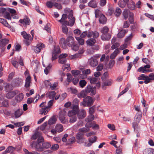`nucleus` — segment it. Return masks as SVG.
Wrapping results in <instances>:
<instances>
[{"label": "nucleus", "instance_id": "obj_55", "mask_svg": "<svg viewBox=\"0 0 154 154\" xmlns=\"http://www.w3.org/2000/svg\"><path fill=\"white\" fill-rule=\"evenodd\" d=\"M86 82L85 80H82L79 81V83L80 87L83 88L86 85Z\"/></svg>", "mask_w": 154, "mask_h": 154}, {"label": "nucleus", "instance_id": "obj_44", "mask_svg": "<svg viewBox=\"0 0 154 154\" xmlns=\"http://www.w3.org/2000/svg\"><path fill=\"white\" fill-rule=\"evenodd\" d=\"M109 31V29L106 26H105L101 29L100 32L101 33H103V34H105L106 33H108Z\"/></svg>", "mask_w": 154, "mask_h": 154}, {"label": "nucleus", "instance_id": "obj_13", "mask_svg": "<svg viewBox=\"0 0 154 154\" xmlns=\"http://www.w3.org/2000/svg\"><path fill=\"white\" fill-rule=\"evenodd\" d=\"M88 63L92 67H95L98 64L97 61L95 57H92L88 60Z\"/></svg>", "mask_w": 154, "mask_h": 154}, {"label": "nucleus", "instance_id": "obj_39", "mask_svg": "<svg viewBox=\"0 0 154 154\" xmlns=\"http://www.w3.org/2000/svg\"><path fill=\"white\" fill-rule=\"evenodd\" d=\"M9 42L8 39H4L0 40V46H3V45L8 44Z\"/></svg>", "mask_w": 154, "mask_h": 154}, {"label": "nucleus", "instance_id": "obj_43", "mask_svg": "<svg viewBox=\"0 0 154 154\" xmlns=\"http://www.w3.org/2000/svg\"><path fill=\"white\" fill-rule=\"evenodd\" d=\"M22 110L18 109L15 112L14 115L15 118H17L19 117L22 115Z\"/></svg>", "mask_w": 154, "mask_h": 154}, {"label": "nucleus", "instance_id": "obj_15", "mask_svg": "<svg viewBox=\"0 0 154 154\" xmlns=\"http://www.w3.org/2000/svg\"><path fill=\"white\" fill-rule=\"evenodd\" d=\"M82 135V134L80 132H79L77 134L76 136V138L79 140L78 142V143H82L85 141V139Z\"/></svg>", "mask_w": 154, "mask_h": 154}, {"label": "nucleus", "instance_id": "obj_52", "mask_svg": "<svg viewBox=\"0 0 154 154\" xmlns=\"http://www.w3.org/2000/svg\"><path fill=\"white\" fill-rule=\"evenodd\" d=\"M121 9L119 8H116L115 14L116 16L118 17L121 14Z\"/></svg>", "mask_w": 154, "mask_h": 154}, {"label": "nucleus", "instance_id": "obj_58", "mask_svg": "<svg viewBox=\"0 0 154 154\" xmlns=\"http://www.w3.org/2000/svg\"><path fill=\"white\" fill-rule=\"evenodd\" d=\"M144 154H152V149L147 148L145 149L143 152Z\"/></svg>", "mask_w": 154, "mask_h": 154}, {"label": "nucleus", "instance_id": "obj_49", "mask_svg": "<svg viewBox=\"0 0 154 154\" xmlns=\"http://www.w3.org/2000/svg\"><path fill=\"white\" fill-rule=\"evenodd\" d=\"M77 120L76 116L69 117V122L70 123H73L75 122Z\"/></svg>", "mask_w": 154, "mask_h": 154}, {"label": "nucleus", "instance_id": "obj_9", "mask_svg": "<svg viewBox=\"0 0 154 154\" xmlns=\"http://www.w3.org/2000/svg\"><path fill=\"white\" fill-rule=\"evenodd\" d=\"M99 36V33L96 31L93 32L92 31H89L88 32L87 37L88 38L93 37V38L95 39L98 38Z\"/></svg>", "mask_w": 154, "mask_h": 154}, {"label": "nucleus", "instance_id": "obj_53", "mask_svg": "<svg viewBox=\"0 0 154 154\" xmlns=\"http://www.w3.org/2000/svg\"><path fill=\"white\" fill-rule=\"evenodd\" d=\"M147 76H146L144 74H141L140 76L137 78V79L138 80H144V81H146L147 80Z\"/></svg>", "mask_w": 154, "mask_h": 154}, {"label": "nucleus", "instance_id": "obj_63", "mask_svg": "<svg viewBox=\"0 0 154 154\" xmlns=\"http://www.w3.org/2000/svg\"><path fill=\"white\" fill-rule=\"evenodd\" d=\"M72 47V50L75 51H78L79 49V47L78 45L77 44H74L72 46H71Z\"/></svg>", "mask_w": 154, "mask_h": 154}, {"label": "nucleus", "instance_id": "obj_34", "mask_svg": "<svg viewBox=\"0 0 154 154\" xmlns=\"http://www.w3.org/2000/svg\"><path fill=\"white\" fill-rule=\"evenodd\" d=\"M16 95V93L14 91L8 93L6 94V97L8 98L11 99L14 97Z\"/></svg>", "mask_w": 154, "mask_h": 154}, {"label": "nucleus", "instance_id": "obj_3", "mask_svg": "<svg viewBox=\"0 0 154 154\" xmlns=\"http://www.w3.org/2000/svg\"><path fill=\"white\" fill-rule=\"evenodd\" d=\"M21 35L25 39V43L27 45H29L33 39V37H32L29 34H28L25 31H23L21 32Z\"/></svg>", "mask_w": 154, "mask_h": 154}, {"label": "nucleus", "instance_id": "obj_10", "mask_svg": "<svg viewBox=\"0 0 154 154\" xmlns=\"http://www.w3.org/2000/svg\"><path fill=\"white\" fill-rule=\"evenodd\" d=\"M86 116V112L84 109H81L78 112L77 116L79 119H82L84 118Z\"/></svg>", "mask_w": 154, "mask_h": 154}, {"label": "nucleus", "instance_id": "obj_37", "mask_svg": "<svg viewBox=\"0 0 154 154\" xmlns=\"http://www.w3.org/2000/svg\"><path fill=\"white\" fill-rule=\"evenodd\" d=\"M8 106V101L7 100H3L2 103H0V107H5Z\"/></svg>", "mask_w": 154, "mask_h": 154}, {"label": "nucleus", "instance_id": "obj_57", "mask_svg": "<svg viewBox=\"0 0 154 154\" xmlns=\"http://www.w3.org/2000/svg\"><path fill=\"white\" fill-rule=\"evenodd\" d=\"M134 14L132 13H130L129 17V20L131 23H133L134 22Z\"/></svg>", "mask_w": 154, "mask_h": 154}, {"label": "nucleus", "instance_id": "obj_36", "mask_svg": "<svg viewBox=\"0 0 154 154\" xmlns=\"http://www.w3.org/2000/svg\"><path fill=\"white\" fill-rule=\"evenodd\" d=\"M56 121V119L54 116L51 118L48 121V124L51 125L54 124Z\"/></svg>", "mask_w": 154, "mask_h": 154}, {"label": "nucleus", "instance_id": "obj_51", "mask_svg": "<svg viewBox=\"0 0 154 154\" xmlns=\"http://www.w3.org/2000/svg\"><path fill=\"white\" fill-rule=\"evenodd\" d=\"M96 106L95 105L89 108V112L90 114H93L95 110Z\"/></svg>", "mask_w": 154, "mask_h": 154}, {"label": "nucleus", "instance_id": "obj_21", "mask_svg": "<svg viewBox=\"0 0 154 154\" xmlns=\"http://www.w3.org/2000/svg\"><path fill=\"white\" fill-rule=\"evenodd\" d=\"M56 95V93L54 91H52L47 94V97L50 99L54 100V98Z\"/></svg>", "mask_w": 154, "mask_h": 154}, {"label": "nucleus", "instance_id": "obj_31", "mask_svg": "<svg viewBox=\"0 0 154 154\" xmlns=\"http://www.w3.org/2000/svg\"><path fill=\"white\" fill-rule=\"evenodd\" d=\"M87 95L85 91L83 90L81 91L80 93L77 95V96L79 98H84Z\"/></svg>", "mask_w": 154, "mask_h": 154}, {"label": "nucleus", "instance_id": "obj_59", "mask_svg": "<svg viewBox=\"0 0 154 154\" xmlns=\"http://www.w3.org/2000/svg\"><path fill=\"white\" fill-rule=\"evenodd\" d=\"M59 148V145L57 144H54L52 145L51 149L54 151L57 150Z\"/></svg>", "mask_w": 154, "mask_h": 154}, {"label": "nucleus", "instance_id": "obj_60", "mask_svg": "<svg viewBox=\"0 0 154 154\" xmlns=\"http://www.w3.org/2000/svg\"><path fill=\"white\" fill-rule=\"evenodd\" d=\"M58 85V82H55L53 85L51 84L50 85V88L51 90H54L56 88Z\"/></svg>", "mask_w": 154, "mask_h": 154}, {"label": "nucleus", "instance_id": "obj_45", "mask_svg": "<svg viewBox=\"0 0 154 154\" xmlns=\"http://www.w3.org/2000/svg\"><path fill=\"white\" fill-rule=\"evenodd\" d=\"M94 117L93 114H90L87 118H86L85 120L86 122H91L94 119Z\"/></svg>", "mask_w": 154, "mask_h": 154}, {"label": "nucleus", "instance_id": "obj_54", "mask_svg": "<svg viewBox=\"0 0 154 154\" xmlns=\"http://www.w3.org/2000/svg\"><path fill=\"white\" fill-rule=\"evenodd\" d=\"M42 146L43 148V150L45 149H47L51 147V145L49 143H43Z\"/></svg>", "mask_w": 154, "mask_h": 154}, {"label": "nucleus", "instance_id": "obj_47", "mask_svg": "<svg viewBox=\"0 0 154 154\" xmlns=\"http://www.w3.org/2000/svg\"><path fill=\"white\" fill-rule=\"evenodd\" d=\"M72 75L76 76L81 73L80 71L78 70H72L71 71Z\"/></svg>", "mask_w": 154, "mask_h": 154}, {"label": "nucleus", "instance_id": "obj_30", "mask_svg": "<svg viewBox=\"0 0 154 154\" xmlns=\"http://www.w3.org/2000/svg\"><path fill=\"white\" fill-rule=\"evenodd\" d=\"M91 73V70L90 69H87L85 70H84L83 71V73L84 74H85L84 76L83 77H82L81 76V75H80V77L82 79H84L87 77V75H88L90 74Z\"/></svg>", "mask_w": 154, "mask_h": 154}, {"label": "nucleus", "instance_id": "obj_23", "mask_svg": "<svg viewBox=\"0 0 154 154\" xmlns=\"http://www.w3.org/2000/svg\"><path fill=\"white\" fill-rule=\"evenodd\" d=\"M100 17V23L102 24H105L106 22V19L105 16L103 14H101V15Z\"/></svg>", "mask_w": 154, "mask_h": 154}, {"label": "nucleus", "instance_id": "obj_27", "mask_svg": "<svg viewBox=\"0 0 154 154\" xmlns=\"http://www.w3.org/2000/svg\"><path fill=\"white\" fill-rule=\"evenodd\" d=\"M112 82V80L111 79L107 80L102 84V87L103 88L105 86H110L111 85Z\"/></svg>", "mask_w": 154, "mask_h": 154}, {"label": "nucleus", "instance_id": "obj_7", "mask_svg": "<svg viewBox=\"0 0 154 154\" xmlns=\"http://www.w3.org/2000/svg\"><path fill=\"white\" fill-rule=\"evenodd\" d=\"M60 52V48L58 46L54 47L52 53V60H54L56 59L57 57V54Z\"/></svg>", "mask_w": 154, "mask_h": 154}, {"label": "nucleus", "instance_id": "obj_48", "mask_svg": "<svg viewBox=\"0 0 154 154\" xmlns=\"http://www.w3.org/2000/svg\"><path fill=\"white\" fill-rule=\"evenodd\" d=\"M23 98V95L22 93H21L17 96L16 97V99L17 101L20 102L22 100Z\"/></svg>", "mask_w": 154, "mask_h": 154}, {"label": "nucleus", "instance_id": "obj_2", "mask_svg": "<svg viewBox=\"0 0 154 154\" xmlns=\"http://www.w3.org/2000/svg\"><path fill=\"white\" fill-rule=\"evenodd\" d=\"M94 101V98L90 96H88L83 99L81 104L84 107H90L93 104Z\"/></svg>", "mask_w": 154, "mask_h": 154}, {"label": "nucleus", "instance_id": "obj_26", "mask_svg": "<svg viewBox=\"0 0 154 154\" xmlns=\"http://www.w3.org/2000/svg\"><path fill=\"white\" fill-rule=\"evenodd\" d=\"M96 42V40L93 38L89 39L86 41L87 44L90 46L93 45Z\"/></svg>", "mask_w": 154, "mask_h": 154}, {"label": "nucleus", "instance_id": "obj_46", "mask_svg": "<svg viewBox=\"0 0 154 154\" xmlns=\"http://www.w3.org/2000/svg\"><path fill=\"white\" fill-rule=\"evenodd\" d=\"M76 40L77 41L79 44L80 45H83L84 44V40L81 37H75Z\"/></svg>", "mask_w": 154, "mask_h": 154}, {"label": "nucleus", "instance_id": "obj_61", "mask_svg": "<svg viewBox=\"0 0 154 154\" xmlns=\"http://www.w3.org/2000/svg\"><path fill=\"white\" fill-rule=\"evenodd\" d=\"M68 90L69 91H70L72 93L74 94H76L77 92V91L76 89L72 87H71L70 88H68Z\"/></svg>", "mask_w": 154, "mask_h": 154}, {"label": "nucleus", "instance_id": "obj_20", "mask_svg": "<svg viewBox=\"0 0 154 154\" xmlns=\"http://www.w3.org/2000/svg\"><path fill=\"white\" fill-rule=\"evenodd\" d=\"M147 80L146 81H144L145 84H147L150 82L151 80H154V72L151 73L149 75L147 76Z\"/></svg>", "mask_w": 154, "mask_h": 154}, {"label": "nucleus", "instance_id": "obj_38", "mask_svg": "<svg viewBox=\"0 0 154 154\" xmlns=\"http://www.w3.org/2000/svg\"><path fill=\"white\" fill-rule=\"evenodd\" d=\"M88 79L90 81V83L92 84H94L97 81V78L95 77H89Z\"/></svg>", "mask_w": 154, "mask_h": 154}, {"label": "nucleus", "instance_id": "obj_1", "mask_svg": "<svg viewBox=\"0 0 154 154\" xmlns=\"http://www.w3.org/2000/svg\"><path fill=\"white\" fill-rule=\"evenodd\" d=\"M67 18V14H63L62 16L61 19L58 20V21L60 23L63 24H66V25L72 26L74 24L75 21V17H73L71 19L70 21H67L66 20V19Z\"/></svg>", "mask_w": 154, "mask_h": 154}, {"label": "nucleus", "instance_id": "obj_33", "mask_svg": "<svg viewBox=\"0 0 154 154\" xmlns=\"http://www.w3.org/2000/svg\"><path fill=\"white\" fill-rule=\"evenodd\" d=\"M55 129L56 130L57 132H60L63 131V127L62 125L57 124L56 125Z\"/></svg>", "mask_w": 154, "mask_h": 154}, {"label": "nucleus", "instance_id": "obj_8", "mask_svg": "<svg viewBox=\"0 0 154 154\" xmlns=\"http://www.w3.org/2000/svg\"><path fill=\"white\" fill-rule=\"evenodd\" d=\"M66 114L64 111H61L60 113L59 119L62 123L67 124L68 123V120L65 119Z\"/></svg>", "mask_w": 154, "mask_h": 154}, {"label": "nucleus", "instance_id": "obj_17", "mask_svg": "<svg viewBox=\"0 0 154 154\" xmlns=\"http://www.w3.org/2000/svg\"><path fill=\"white\" fill-rule=\"evenodd\" d=\"M26 82L25 86L27 88L28 91H29V87L30 86V84L31 82V79L30 76H28L26 79Z\"/></svg>", "mask_w": 154, "mask_h": 154}, {"label": "nucleus", "instance_id": "obj_25", "mask_svg": "<svg viewBox=\"0 0 154 154\" xmlns=\"http://www.w3.org/2000/svg\"><path fill=\"white\" fill-rule=\"evenodd\" d=\"M22 81L23 80L21 79L17 78L14 80L13 83L14 85L18 86L22 82Z\"/></svg>", "mask_w": 154, "mask_h": 154}, {"label": "nucleus", "instance_id": "obj_32", "mask_svg": "<svg viewBox=\"0 0 154 154\" xmlns=\"http://www.w3.org/2000/svg\"><path fill=\"white\" fill-rule=\"evenodd\" d=\"M127 6L128 8L131 10H134L135 8V4L132 1V2H128L127 3Z\"/></svg>", "mask_w": 154, "mask_h": 154}, {"label": "nucleus", "instance_id": "obj_64", "mask_svg": "<svg viewBox=\"0 0 154 154\" xmlns=\"http://www.w3.org/2000/svg\"><path fill=\"white\" fill-rule=\"evenodd\" d=\"M115 154H122V148L120 147H117Z\"/></svg>", "mask_w": 154, "mask_h": 154}, {"label": "nucleus", "instance_id": "obj_28", "mask_svg": "<svg viewBox=\"0 0 154 154\" xmlns=\"http://www.w3.org/2000/svg\"><path fill=\"white\" fill-rule=\"evenodd\" d=\"M13 88L12 85L9 83H7L5 87V90L6 92H8L12 90Z\"/></svg>", "mask_w": 154, "mask_h": 154}, {"label": "nucleus", "instance_id": "obj_6", "mask_svg": "<svg viewBox=\"0 0 154 154\" xmlns=\"http://www.w3.org/2000/svg\"><path fill=\"white\" fill-rule=\"evenodd\" d=\"M85 91L87 94L90 93V95L91 96L95 95L96 93V87H93L90 85L87 86Z\"/></svg>", "mask_w": 154, "mask_h": 154}, {"label": "nucleus", "instance_id": "obj_29", "mask_svg": "<svg viewBox=\"0 0 154 154\" xmlns=\"http://www.w3.org/2000/svg\"><path fill=\"white\" fill-rule=\"evenodd\" d=\"M119 52V49L118 48L116 49L114 52L110 55V58L111 59H114Z\"/></svg>", "mask_w": 154, "mask_h": 154}, {"label": "nucleus", "instance_id": "obj_42", "mask_svg": "<svg viewBox=\"0 0 154 154\" xmlns=\"http://www.w3.org/2000/svg\"><path fill=\"white\" fill-rule=\"evenodd\" d=\"M0 23L8 27H10V25L7 22L3 19L0 18Z\"/></svg>", "mask_w": 154, "mask_h": 154}, {"label": "nucleus", "instance_id": "obj_5", "mask_svg": "<svg viewBox=\"0 0 154 154\" xmlns=\"http://www.w3.org/2000/svg\"><path fill=\"white\" fill-rule=\"evenodd\" d=\"M142 113H137L135 116V119L136 122H133L132 123L133 127L134 128V130L138 128V123H139L140 120L142 117Z\"/></svg>", "mask_w": 154, "mask_h": 154}, {"label": "nucleus", "instance_id": "obj_22", "mask_svg": "<svg viewBox=\"0 0 154 154\" xmlns=\"http://www.w3.org/2000/svg\"><path fill=\"white\" fill-rule=\"evenodd\" d=\"M127 32L125 29H122L117 34V37L119 38H122L124 36L125 34Z\"/></svg>", "mask_w": 154, "mask_h": 154}, {"label": "nucleus", "instance_id": "obj_12", "mask_svg": "<svg viewBox=\"0 0 154 154\" xmlns=\"http://www.w3.org/2000/svg\"><path fill=\"white\" fill-rule=\"evenodd\" d=\"M20 22L26 26L29 25L30 23V21L29 18L27 16H25L23 19H20L19 20Z\"/></svg>", "mask_w": 154, "mask_h": 154}, {"label": "nucleus", "instance_id": "obj_24", "mask_svg": "<svg viewBox=\"0 0 154 154\" xmlns=\"http://www.w3.org/2000/svg\"><path fill=\"white\" fill-rule=\"evenodd\" d=\"M40 137H42L41 136V133L39 132H38L35 133L31 137V139L32 140H35L37 138H39Z\"/></svg>", "mask_w": 154, "mask_h": 154}, {"label": "nucleus", "instance_id": "obj_16", "mask_svg": "<svg viewBox=\"0 0 154 154\" xmlns=\"http://www.w3.org/2000/svg\"><path fill=\"white\" fill-rule=\"evenodd\" d=\"M60 46L63 48H66V41L65 38H61L60 40Z\"/></svg>", "mask_w": 154, "mask_h": 154}, {"label": "nucleus", "instance_id": "obj_14", "mask_svg": "<svg viewBox=\"0 0 154 154\" xmlns=\"http://www.w3.org/2000/svg\"><path fill=\"white\" fill-rule=\"evenodd\" d=\"M50 110V109L48 107H47L46 106H45L40 109V113L41 115L44 114V115H46Z\"/></svg>", "mask_w": 154, "mask_h": 154}, {"label": "nucleus", "instance_id": "obj_19", "mask_svg": "<svg viewBox=\"0 0 154 154\" xmlns=\"http://www.w3.org/2000/svg\"><path fill=\"white\" fill-rule=\"evenodd\" d=\"M78 110L77 109L74 108L71 111H69L68 112V116L69 117L74 116H76V115L77 112Z\"/></svg>", "mask_w": 154, "mask_h": 154}, {"label": "nucleus", "instance_id": "obj_4", "mask_svg": "<svg viewBox=\"0 0 154 154\" xmlns=\"http://www.w3.org/2000/svg\"><path fill=\"white\" fill-rule=\"evenodd\" d=\"M43 141L44 138L43 137H40L37 139V145L36 146V149L37 151L39 152H42L44 151L42 146Z\"/></svg>", "mask_w": 154, "mask_h": 154}, {"label": "nucleus", "instance_id": "obj_40", "mask_svg": "<svg viewBox=\"0 0 154 154\" xmlns=\"http://www.w3.org/2000/svg\"><path fill=\"white\" fill-rule=\"evenodd\" d=\"M88 6L93 8H95L97 7V3L95 1H92L88 3Z\"/></svg>", "mask_w": 154, "mask_h": 154}, {"label": "nucleus", "instance_id": "obj_11", "mask_svg": "<svg viewBox=\"0 0 154 154\" xmlns=\"http://www.w3.org/2000/svg\"><path fill=\"white\" fill-rule=\"evenodd\" d=\"M73 37L72 36H69L66 38V44L69 46H72L75 44Z\"/></svg>", "mask_w": 154, "mask_h": 154}, {"label": "nucleus", "instance_id": "obj_56", "mask_svg": "<svg viewBox=\"0 0 154 154\" xmlns=\"http://www.w3.org/2000/svg\"><path fill=\"white\" fill-rule=\"evenodd\" d=\"M66 59L65 58H62L59 57L58 62L59 63L61 64H65L66 63Z\"/></svg>", "mask_w": 154, "mask_h": 154}, {"label": "nucleus", "instance_id": "obj_18", "mask_svg": "<svg viewBox=\"0 0 154 154\" xmlns=\"http://www.w3.org/2000/svg\"><path fill=\"white\" fill-rule=\"evenodd\" d=\"M111 35L109 33L103 34L101 36V38L103 41H108L111 38Z\"/></svg>", "mask_w": 154, "mask_h": 154}, {"label": "nucleus", "instance_id": "obj_41", "mask_svg": "<svg viewBox=\"0 0 154 154\" xmlns=\"http://www.w3.org/2000/svg\"><path fill=\"white\" fill-rule=\"evenodd\" d=\"M130 12L129 11L128 9H125L124 11L123 14L124 16L125 20H126L128 18V16L129 13L130 14Z\"/></svg>", "mask_w": 154, "mask_h": 154}, {"label": "nucleus", "instance_id": "obj_62", "mask_svg": "<svg viewBox=\"0 0 154 154\" xmlns=\"http://www.w3.org/2000/svg\"><path fill=\"white\" fill-rule=\"evenodd\" d=\"M89 128H82L79 129V132L82 133H86L89 130Z\"/></svg>", "mask_w": 154, "mask_h": 154}, {"label": "nucleus", "instance_id": "obj_50", "mask_svg": "<svg viewBox=\"0 0 154 154\" xmlns=\"http://www.w3.org/2000/svg\"><path fill=\"white\" fill-rule=\"evenodd\" d=\"M12 65L15 68H17L18 66V63L17 61L15 59H13L11 61Z\"/></svg>", "mask_w": 154, "mask_h": 154}, {"label": "nucleus", "instance_id": "obj_35", "mask_svg": "<svg viewBox=\"0 0 154 154\" xmlns=\"http://www.w3.org/2000/svg\"><path fill=\"white\" fill-rule=\"evenodd\" d=\"M66 25V24H63L62 26V30L64 33L67 34L68 31V29Z\"/></svg>", "mask_w": 154, "mask_h": 154}]
</instances>
